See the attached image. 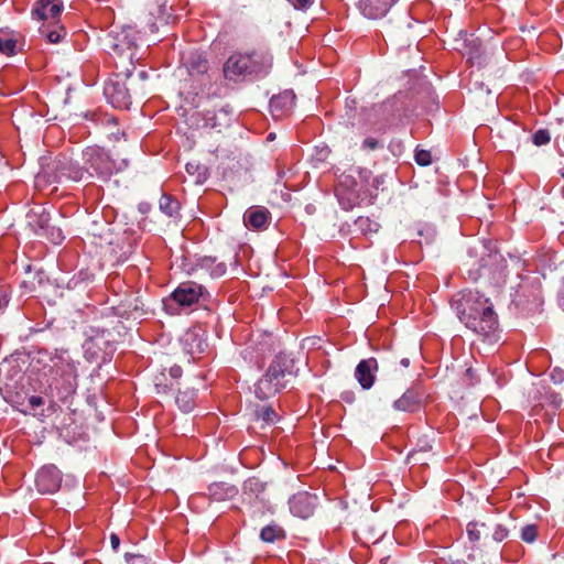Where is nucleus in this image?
Segmentation results:
<instances>
[{"label": "nucleus", "instance_id": "obj_29", "mask_svg": "<svg viewBox=\"0 0 564 564\" xmlns=\"http://www.w3.org/2000/svg\"><path fill=\"white\" fill-rule=\"evenodd\" d=\"M480 527H485L484 523H478V522H469L467 524V535H468V539L470 542H478L480 540V530L479 528Z\"/></svg>", "mask_w": 564, "mask_h": 564}, {"label": "nucleus", "instance_id": "obj_23", "mask_svg": "<svg viewBox=\"0 0 564 564\" xmlns=\"http://www.w3.org/2000/svg\"><path fill=\"white\" fill-rule=\"evenodd\" d=\"M285 538V531L279 524L272 522L260 532V539L265 543H274Z\"/></svg>", "mask_w": 564, "mask_h": 564}, {"label": "nucleus", "instance_id": "obj_35", "mask_svg": "<svg viewBox=\"0 0 564 564\" xmlns=\"http://www.w3.org/2000/svg\"><path fill=\"white\" fill-rule=\"evenodd\" d=\"M509 534L508 529L502 524H497L492 532V539L497 542L503 541Z\"/></svg>", "mask_w": 564, "mask_h": 564}, {"label": "nucleus", "instance_id": "obj_3", "mask_svg": "<svg viewBox=\"0 0 564 564\" xmlns=\"http://www.w3.org/2000/svg\"><path fill=\"white\" fill-rule=\"evenodd\" d=\"M294 360L286 355L280 354L270 364L265 373L258 380L254 386V394L259 400H267L282 389L289 382L288 376H292Z\"/></svg>", "mask_w": 564, "mask_h": 564}, {"label": "nucleus", "instance_id": "obj_4", "mask_svg": "<svg viewBox=\"0 0 564 564\" xmlns=\"http://www.w3.org/2000/svg\"><path fill=\"white\" fill-rule=\"evenodd\" d=\"M86 174V178L93 176L78 164L74 163L70 158L61 154L42 169L35 177V183L37 186H41L53 183H63L65 181L79 182L84 180Z\"/></svg>", "mask_w": 564, "mask_h": 564}, {"label": "nucleus", "instance_id": "obj_17", "mask_svg": "<svg viewBox=\"0 0 564 564\" xmlns=\"http://www.w3.org/2000/svg\"><path fill=\"white\" fill-rule=\"evenodd\" d=\"M56 369H66V376L64 379V386L62 389H58V393L61 394V400L67 399L70 394H73L76 390V373L75 366L72 362H61L59 366L55 365Z\"/></svg>", "mask_w": 564, "mask_h": 564}, {"label": "nucleus", "instance_id": "obj_42", "mask_svg": "<svg viewBox=\"0 0 564 564\" xmlns=\"http://www.w3.org/2000/svg\"><path fill=\"white\" fill-rule=\"evenodd\" d=\"M132 311L135 313L134 314V318L138 317V316H141L143 314V310H142V307L139 306L138 303L133 304Z\"/></svg>", "mask_w": 564, "mask_h": 564}, {"label": "nucleus", "instance_id": "obj_47", "mask_svg": "<svg viewBox=\"0 0 564 564\" xmlns=\"http://www.w3.org/2000/svg\"><path fill=\"white\" fill-rule=\"evenodd\" d=\"M398 0H390V7L392 6V3L397 2Z\"/></svg>", "mask_w": 564, "mask_h": 564}, {"label": "nucleus", "instance_id": "obj_34", "mask_svg": "<svg viewBox=\"0 0 564 564\" xmlns=\"http://www.w3.org/2000/svg\"><path fill=\"white\" fill-rule=\"evenodd\" d=\"M66 32L64 31L63 28H61L59 30H53V31H48L45 33V36L47 39V41L50 43H58L64 36H65Z\"/></svg>", "mask_w": 564, "mask_h": 564}, {"label": "nucleus", "instance_id": "obj_27", "mask_svg": "<svg viewBox=\"0 0 564 564\" xmlns=\"http://www.w3.org/2000/svg\"><path fill=\"white\" fill-rule=\"evenodd\" d=\"M295 96L292 93H283L279 96H274L270 101V107L276 109L284 106H292L294 104Z\"/></svg>", "mask_w": 564, "mask_h": 564}, {"label": "nucleus", "instance_id": "obj_15", "mask_svg": "<svg viewBox=\"0 0 564 564\" xmlns=\"http://www.w3.org/2000/svg\"><path fill=\"white\" fill-rule=\"evenodd\" d=\"M271 219V213L264 207H250L243 216L247 227L252 229H265Z\"/></svg>", "mask_w": 564, "mask_h": 564}, {"label": "nucleus", "instance_id": "obj_43", "mask_svg": "<svg viewBox=\"0 0 564 564\" xmlns=\"http://www.w3.org/2000/svg\"><path fill=\"white\" fill-rule=\"evenodd\" d=\"M399 366L402 368H408L410 366V359L409 358H401L399 361Z\"/></svg>", "mask_w": 564, "mask_h": 564}, {"label": "nucleus", "instance_id": "obj_21", "mask_svg": "<svg viewBox=\"0 0 564 564\" xmlns=\"http://www.w3.org/2000/svg\"><path fill=\"white\" fill-rule=\"evenodd\" d=\"M205 124L210 128H220L229 124V112L221 107L218 113L210 110H205L204 115Z\"/></svg>", "mask_w": 564, "mask_h": 564}, {"label": "nucleus", "instance_id": "obj_46", "mask_svg": "<svg viewBox=\"0 0 564 564\" xmlns=\"http://www.w3.org/2000/svg\"><path fill=\"white\" fill-rule=\"evenodd\" d=\"M139 77H140L142 80H144V79H147L148 75H147V73H145L144 70H142V72H140V73H139Z\"/></svg>", "mask_w": 564, "mask_h": 564}, {"label": "nucleus", "instance_id": "obj_11", "mask_svg": "<svg viewBox=\"0 0 564 564\" xmlns=\"http://www.w3.org/2000/svg\"><path fill=\"white\" fill-rule=\"evenodd\" d=\"M180 343L183 351L194 359L203 354L207 347V343L199 329H188L181 337Z\"/></svg>", "mask_w": 564, "mask_h": 564}, {"label": "nucleus", "instance_id": "obj_14", "mask_svg": "<svg viewBox=\"0 0 564 564\" xmlns=\"http://www.w3.org/2000/svg\"><path fill=\"white\" fill-rule=\"evenodd\" d=\"M193 271L197 272L200 278L207 274L215 279L223 276L227 271V267L224 262H217L216 258L204 257L198 260Z\"/></svg>", "mask_w": 564, "mask_h": 564}, {"label": "nucleus", "instance_id": "obj_32", "mask_svg": "<svg viewBox=\"0 0 564 564\" xmlns=\"http://www.w3.org/2000/svg\"><path fill=\"white\" fill-rule=\"evenodd\" d=\"M100 163L102 165H99L97 162L93 164L95 171L97 174L104 178H107L111 174L112 166L109 162L102 161L101 158H99Z\"/></svg>", "mask_w": 564, "mask_h": 564}, {"label": "nucleus", "instance_id": "obj_2", "mask_svg": "<svg viewBox=\"0 0 564 564\" xmlns=\"http://www.w3.org/2000/svg\"><path fill=\"white\" fill-rule=\"evenodd\" d=\"M271 66V54L267 50L259 48L250 53L232 54L224 65V74L227 79L236 82L248 75L268 74Z\"/></svg>", "mask_w": 564, "mask_h": 564}, {"label": "nucleus", "instance_id": "obj_38", "mask_svg": "<svg viewBox=\"0 0 564 564\" xmlns=\"http://www.w3.org/2000/svg\"><path fill=\"white\" fill-rule=\"evenodd\" d=\"M154 386L158 393L167 392V386L165 383H162L159 377L155 378Z\"/></svg>", "mask_w": 564, "mask_h": 564}, {"label": "nucleus", "instance_id": "obj_7", "mask_svg": "<svg viewBox=\"0 0 564 564\" xmlns=\"http://www.w3.org/2000/svg\"><path fill=\"white\" fill-rule=\"evenodd\" d=\"M289 506L293 516L307 519L314 514L318 506V497L315 494L300 491L289 499Z\"/></svg>", "mask_w": 564, "mask_h": 564}, {"label": "nucleus", "instance_id": "obj_44", "mask_svg": "<svg viewBox=\"0 0 564 564\" xmlns=\"http://www.w3.org/2000/svg\"><path fill=\"white\" fill-rule=\"evenodd\" d=\"M560 304L564 308V285H563L562 294L560 296Z\"/></svg>", "mask_w": 564, "mask_h": 564}, {"label": "nucleus", "instance_id": "obj_18", "mask_svg": "<svg viewBox=\"0 0 564 564\" xmlns=\"http://www.w3.org/2000/svg\"><path fill=\"white\" fill-rule=\"evenodd\" d=\"M238 494V488L228 482H214L208 487V495L214 501L230 500Z\"/></svg>", "mask_w": 564, "mask_h": 564}, {"label": "nucleus", "instance_id": "obj_19", "mask_svg": "<svg viewBox=\"0 0 564 564\" xmlns=\"http://www.w3.org/2000/svg\"><path fill=\"white\" fill-rule=\"evenodd\" d=\"M189 75H204L209 69V63L200 53H191L186 62Z\"/></svg>", "mask_w": 564, "mask_h": 564}, {"label": "nucleus", "instance_id": "obj_13", "mask_svg": "<svg viewBox=\"0 0 564 564\" xmlns=\"http://www.w3.org/2000/svg\"><path fill=\"white\" fill-rule=\"evenodd\" d=\"M62 10L63 2L61 0H37L32 13L39 21H43L47 19H56L61 14Z\"/></svg>", "mask_w": 564, "mask_h": 564}, {"label": "nucleus", "instance_id": "obj_8", "mask_svg": "<svg viewBox=\"0 0 564 564\" xmlns=\"http://www.w3.org/2000/svg\"><path fill=\"white\" fill-rule=\"evenodd\" d=\"M104 94L109 104L115 108H128L131 104V95L124 83L110 79L105 84Z\"/></svg>", "mask_w": 564, "mask_h": 564}, {"label": "nucleus", "instance_id": "obj_1", "mask_svg": "<svg viewBox=\"0 0 564 564\" xmlns=\"http://www.w3.org/2000/svg\"><path fill=\"white\" fill-rule=\"evenodd\" d=\"M455 310L467 328L490 344L498 341V317L489 299L478 292H469L455 303Z\"/></svg>", "mask_w": 564, "mask_h": 564}, {"label": "nucleus", "instance_id": "obj_31", "mask_svg": "<svg viewBox=\"0 0 564 564\" xmlns=\"http://www.w3.org/2000/svg\"><path fill=\"white\" fill-rule=\"evenodd\" d=\"M532 140L535 145L541 147L547 144L551 137L547 130L540 129L533 134Z\"/></svg>", "mask_w": 564, "mask_h": 564}, {"label": "nucleus", "instance_id": "obj_16", "mask_svg": "<svg viewBox=\"0 0 564 564\" xmlns=\"http://www.w3.org/2000/svg\"><path fill=\"white\" fill-rule=\"evenodd\" d=\"M177 384L181 386V383ZM195 389L189 387V384L184 383L182 387H178L175 403L182 412L188 413L195 408Z\"/></svg>", "mask_w": 564, "mask_h": 564}, {"label": "nucleus", "instance_id": "obj_41", "mask_svg": "<svg viewBox=\"0 0 564 564\" xmlns=\"http://www.w3.org/2000/svg\"><path fill=\"white\" fill-rule=\"evenodd\" d=\"M29 403L35 408V406H40L43 404V399L41 397H37V395H32L30 399H29Z\"/></svg>", "mask_w": 564, "mask_h": 564}, {"label": "nucleus", "instance_id": "obj_37", "mask_svg": "<svg viewBox=\"0 0 564 564\" xmlns=\"http://www.w3.org/2000/svg\"><path fill=\"white\" fill-rule=\"evenodd\" d=\"M296 10H306L313 3V0H288Z\"/></svg>", "mask_w": 564, "mask_h": 564}, {"label": "nucleus", "instance_id": "obj_40", "mask_svg": "<svg viewBox=\"0 0 564 564\" xmlns=\"http://www.w3.org/2000/svg\"><path fill=\"white\" fill-rule=\"evenodd\" d=\"M110 543H111L112 550H115V551L118 550V547L120 545V539L116 533H111Z\"/></svg>", "mask_w": 564, "mask_h": 564}, {"label": "nucleus", "instance_id": "obj_30", "mask_svg": "<svg viewBox=\"0 0 564 564\" xmlns=\"http://www.w3.org/2000/svg\"><path fill=\"white\" fill-rule=\"evenodd\" d=\"M414 159L415 162L421 166H427L432 163V155L427 150H416Z\"/></svg>", "mask_w": 564, "mask_h": 564}, {"label": "nucleus", "instance_id": "obj_10", "mask_svg": "<svg viewBox=\"0 0 564 564\" xmlns=\"http://www.w3.org/2000/svg\"><path fill=\"white\" fill-rule=\"evenodd\" d=\"M205 288L195 282H184L172 293V297L181 306H191L204 296Z\"/></svg>", "mask_w": 564, "mask_h": 564}, {"label": "nucleus", "instance_id": "obj_22", "mask_svg": "<svg viewBox=\"0 0 564 564\" xmlns=\"http://www.w3.org/2000/svg\"><path fill=\"white\" fill-rule=\"evenodd\" d=\"M252 414L257 422H262L264 425H272L278 421V414L271 405H256Z\"/></svg>", "mask_w": 564, "mask_h": 564}, {"label": "nucleus", "instance_id": "obj_24", "mask_svg": "<svg viewBox=\"0 0 564 564\" xmlns=\"http://www.w3.org/2000/svg\"><path fill=\"white\" fill-rule=\"evenodd\" d=\"M159 207L162 213L172 218H177L180 214V203L171 195L163 194L159 200Z\"/></svg>", "mask_w": 564, "mask_h": 564}, {"label": "nucleus", "instance_id": "obj_12", "mask_svg": "<svg viewBox=\"0 0 564 564\" xmlns=\"http://www.w3.org/2000/svg\"><path fill=\"white\" fill-rule=\"evenodd\" d=\"M378 369V364L375 358L361 360L355 371L357 381L364 389H370L375 382V371Z\"/></svg>", "mask_w": 564, "mask_h": 564}, {"label": "nucleus", "instance_id": "obj_9", "mask_svg": "<svg viewBox=\"0 0 564 564\" xmlns=\"http://www.w3.org/2000/svg\"><path fill=\"white\" fill-rule=\"evenodd\" d=\"M61 471L55 466H44L35 477V485L40 492L53 494L61 486Z\"/></svg>", "mask_w": 564, "mask_h": 564}, {"label": "nucleus", "instance_id": "obj_48", "mask_svg": "<svg viewBox=\"0 0 564 564\" xmlns=\"http://www.w3.org/2000/svg\"><path fill=\"white\" fill-rule=\"evenodd\" d=\"M268 138L273 139V133H270Z\"/></svg>", "mask_w": 564, "mask_h": 564}, {"label": "nucleus", "instance_id": "obj_39", "mask_svg": "<svg viewBox=\"0 0 564 564\" xmlns=\"http://www.w3.org/2000/svg\"><path fill=\"white\" fill-rule=\"evenodd\" d=\"M182 375V369L178 366H174L170 369V376L172 379H178Z\"/></svg>", "mask_w": 564, "mask_h": 564}, {"label": "nucleus", "instance_id": "obj_26", "mask_svg": "<svg viewBox=\"0 0 564 564\" xmlns=\"http://www.w3.org/2000/svg\"><path fill=\"white\" fill-rule=\"evenodd\" d=\"M382 4V7L373 9L372 2L370 0H366L360 2V8L366 17L370 19H378L383 18L388 12L386 3L383 2Z\"/></svg>", "mask_w": 564, "mask_h": 564}, {"label": "nucleus", "instance_id": "obj_45", "mask_svg": "<svg viewBox=\"0 0 564 564\" xmlns=\"http://www.w3.org/2000/svg\"><path fill=\"white\" fill-rule=\"evenodd\" d=\"M393 373H394V376H395V379L398 378V376H399V375H400L401 377L403 376V372H402V371H399V369H398V368H394V369H393Z\"/></svg>", "mask_w": 564, "mask_h": 564}, {"label": "nucleus", "instance_id": "obj_28", "mask_svg": "<svg viewBox=\"0 0 564 564\" xmlns=\"http://www.w3.org/2000/svg\"><path fill=\"white\" fill-rule=\"evenodd\" d=\"M520 538L525 543H533L538 539V525L530 523L521 528Z\"/></svg>", "mask_w": 564, "mask_h": 564}, {"label": "nucleus", "instance_id": "obj_36", "mask_svg": "<svg viewBox=\"0 0 564 564\" xmlns=\"http://www.w3.org/2000/svg\"><path fill=\"white\" fill-rule=\"evenodd\" d=\"M382 147H383V143H380L375 138H366L362 142V148L368 149V150H376V149L382 148Z\"/></svg>", "mask_w": 564, "mask_h": 564}, {"label": "nucleus", "instance_id": "obj_25", "mask_svg": "<svg viewBox=\"0 0 564 564\" xmlns=\"http://www.w3.org/2000/svg\"><path fill=\"white\" fill-rule=\"evenodd\" d=\"M185 170L188 175L193 176V182L195 184H202L207 180V169L204 165H200L198 162H188L185 165Z\"/></svg>", "mask_w": 564, "mask_h": 564}, {"label": "nucleus", "instance_id": "obj_33", "mask_svg": "<svg viewBox=\"0 0 564 564\" xmlns=\"http://www.w3.org/2000/svg\"><path fill=\"white\" fill-rule=\"evenodd\" d=\"M124 558L129 564H150V560L142 554L127 552Z\"/></svg>", "mask_w": 564, "mask_h": 564}, {"label": "nucleus", "instance_id": "obj_6", "mask_svg": "<svg viewBox=\"0 0 564 564\" xmlns=\"http://www.w3.org/2000/svg\"><path fill=\"white\" fill-rule=\"evenodd\" d=\"M104 45L109 54L124 56L131 63L135 58V40L130 28L110 32L106 36Z\"/></svg>", "mask_w": 564, "mask_h": 564}, {"label": "nucleus", "instance_id": "obj_20", "mask_svg": "<svg viewBox=\"0 0 564 564\" xmlns=\"http://www.w3.org/2000/svg\"><path fill=\"white\" fill-rule=\"evenodd\" d=\"M419 404V394L412 390H406L403 395L393 403V406L399 411L412 412L417 409Z\"/></svg>", "mask_w": 564, "mask_h": 564}, {"label": "nucleus", "instance_id": "obj_5", "mask_svg": "<svg viewBox=\"0 0 564 564\" xmlns=\"http://www.w3.org/2000/svg\"><path fill=\"white\" fill-rule=\"evenodd\" d=\"M28 226L39 236L51 238L54 243L61 242L64 237L62 230L51 225V215L43 207L30 209L26 214Z\"/></svg>", "mask_w": 564, "mask_h": 564}]
</instances>
